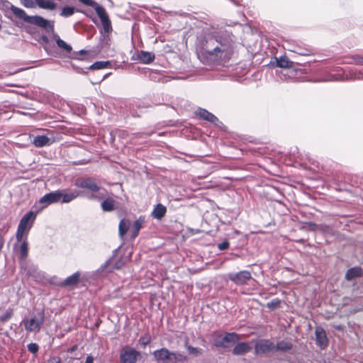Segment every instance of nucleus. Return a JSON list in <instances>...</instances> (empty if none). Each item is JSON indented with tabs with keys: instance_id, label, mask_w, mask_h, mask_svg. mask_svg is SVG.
<instances>
[{
	"instance_id": "nucleus-31",
	"label": "nucleus",
	"mask_w": 363,
	"mask_h": 363,
	"mask_svg": "<svg viewBox=\"0 0 363 363\" xmlns=\"http://www.w3.org/2000/svg\"><path fill=\"white\" fill-rule=\"evenodd\" d=\"M213 344L216 347H223V335L219 332H214L212 334Z\"/></svg>"
},
{
	"instance_id": "nucleus-38",
	"label": "nucleus",
	"mask_w": 363,
	"mask_h": 363,
	"mask_svg": "<svg viewBox=\"0 0 363 363\" xmlns=\"http://www.w3.org/2000/svg\"><path fill=\"white\" fill-rule=\"evenodd\" d=\"M27 347L28 350L33 354L37 353L39 350V346L36 343H30L28 345Z\"/></svg>"
},
{
	"instance_id": "nucleus-10",
	"label": "nucleus",
	"mask_w": 363,
	"mask_h": 363,
	"mask_svg": "<svg viewBox=\"0 0 363 363\" xmlns=\"http://www.w3.org/2000/svg\"><path fill=\"white\" fill-rule=\"evenodd\" d=\"M255 352L257 354H264L269 352H274V343L268 339H262L255 345Z\"/></svg>"
},
{
	"instance_id": "nucleus-12",
	"label": "nucleus",
	"mask_w": 363,
	"mask_h": 363,
	"mask_svg": "<svg viewBox=\"0 0 363 363\" xmlns=\"http://www.w3.org/2000/svg\"><path fill=\"white\" fill-rule=\"evenodd\" d=\"M81 272L77 271L67 277L65 280L62 281L58 286L64 288H69L71 289H74L77 286L80 281Z\"/></svg>"
},
{
	"instance_id": "nucleus-33",
	"label": "nucleus",
	"mask_w": 363,
	"mask_h": 363,
	"mask_svg": "<svg viewBox=\"0 0 363 363\" xmlns=\"http://www.w3.org/2000/svg\"><path fill=\"white\" fill-rule=\"evenodd\" d=\"M75 12V9L73 6H66L62 9L60 15L62 17L67 18L72 16Z\"/></svg>"
},
{
	"instance_id": "nucleus-19",
	"label": "nucleus",
	"mask_w": 363,
	"mask_h": 363,
	"mask_svg": "<svg viewBox=\"0 0 363 363\" xmlns=\"http://www.w3.org/2000/svg\"><path fill=\"white\" fill-rule=\"evenodd\" d=\"M363 276V270L360 267H354L349 269L345 275V279L351 281L355 278L362 277Z\"/></svg>"
},
{
	"instance_id": "nucleus-34",
	"label": "nucleus",
	"mask_w": 363,
	"mask_h": 363,
	"mask_svg": "<svg viewBox=\"0 0 363 363\" xmlns=\"http://www.w3.org/2000/svg\"><path fill=\"white\" fill-rule=\"evenodd\" d=\"M152 337L150 334L149 333H146L140 337V339L138 340V342L141 346L145 347L147 345L150 343Z\"/></svg>"
},
{
	"instance_id": "nucleus-17",
	"label": "nucleus",
	"mask_w": 363,
	"mask_h": 363,
	"mask_svg": "<svg viewBox=\"0 0 363 363\" xmlns=\"http://www.w3.org/2000/svg\"><path fill=\"white\" fill-rule=\"evenodd\" d=\"M145 222V216H140L133 224L130 229V237L135 239L139 235L140 229L143 228Z\"/></svg>"
},
{
	"instance_id": "nucleus-46",
	"label": "nucleus",
	"mask_w": 363,
	"mask_h": 363,
	"mask_svg": "<svg viewBox=\"0 0 363 363\" xmlns=\"http://www.w3.org/2000/svg\"><path fill=\"white\" fill-rule=\"evenodd\" d=\"M335 329L337 330H342V325H335Z\"/></svg>"
},
{
	"instance_id": "nucleus-15",
	"label": "nucleus",
	"mask_w": 363,
	"mask_h": 363,
	"mask_svg": "<svg viewBox=\"0 0 363 363\" xmlns=\"http://www.w3.org/2000/svg\"><path fill=\"white\" fill-rule=\"evenodd\" d=\"M252 350V347L250 346L249 342H238L234 347L232 350V353L234 355H242L250 352Z\"/></svg>"
},
{
	"instance_id": "nucleus-30",
	"label": "nucleus",
	"mask_w": 363,
	"mask_h": 363,
	"mask_svg": "<svg viewBox=\"0 0 363 363\" xmlns=\"http://www.w3.org/2000/svg\"><path fill=\"white\" fill-rule=\"evenodd\" d=\"M294 62L290 61L286 56H282L277 60V66L281 68H291Z\"/></svg>"
},
{
	"instance_id": "nucleus-47",
	"label": "nucleus",
	"mask_w": 363,
	"mask_h": 363,
	"mask_svg": "<svg viewBox=\"0 0 363 363\" xmlns=\"http://www.w3.org/2000/svg\"><path fill=\"white\" fill-rule=\"evenodd\" d=\"M87 53H88V51L84 50H82L79 52V54H80V55H84V54H87Z\"/></svg>"
},
{
	"instance_id": "nucleus-48",
	"label": "nucleus",
	"mask_w": 363,
	"mask_h": 363,
	"mask_svg": "<svg viewBox=\"0 0 363 363\" xmlns=\"http://www.w3.org/2000/svg\"><path fill=\"white\" fill-rule=\"evenodd\" d=\"M43 40L45 41V42H48V38L46 36H43Z\"/></svg>"
},
{
	"instance_id": "nucleus-35",
	"label": "nucleus",
	"mask_w": 363,
	"mask_h": 363,
	"mask_svg": "<svg viewBox=\"0 0 363 363\" xmlns=\"http://www.w3.org/2000/svg\"><path fill=\"white\" fill-rule=\"evenodd\" d=\"M28 253V243L27 240H24L20 247L21 259H24L27 257Z\"/></svg>"
},
{
	"instance_id": "nucleus-13",
	"label": "nucleus",
	"mask_w": 363,
	"mask_h": 363,
	"mask_svg": "<svg viewBox=\"0 0 363 363\" xmlns=\"http://www.w3.org/2000/svg\"><path fill=\"white\" fill-rule=\"evenodd\" d=\"M171 353L172 352H170L168 349L163 347L154 351L152 354L155 360L158 362H162L165 363H170V362H172V358H171Z\"/></svg>"
},
{
	"instance_id": "nucleus-50",
	"label": "nucleus",
	"mask_w": 363,
	"mask_h": 363,
	"mask_svg": "<svg viewBox=\"0 0 363 363\" xmlns=\"http://www.w3.org/2000/svg\"><path fill=\"white\" fill-rule=\"evenodd\" d=\"M70 358L72 359H79L81 358V357H71Z\"/></svg>"
},
{
	"instance_id": "nucleus-36",
	"label": "nucleus",
	"mask_w": 363,
	"mask_h": 363,
	"mask_svg": "<svg viewBox=\"0 0 363 363\" xmlns=\"http://www.w3.org/2000/svg\"><path fill=\"white\" fill-rule=\"evenodd\" d=\"M281 306V300L278 298L272 299L270 302L267 303V307L271 310L274 311Z\"/></svg>"
},
{
	"instance_id": "nucleus-20",
	"label": "nucleus",
	"mask_w": 363,
	"mask_h": 363,
	"mask_svg": "<svg viewBox=\"0 0 363 363\" xmlns=\"http://www.w3.org/2000/svg\"><path fill=\"white\" fill-rule=\"evenodd\" d=\"M195 114L203 120L207 121L211 123H214L218 118L211 113L208 112L207 110L204 108H199Z\"/></svg>"
},
{
	"instance_id": "nucleus-8",
	"label": "nucleus",
	"mask_w": 363,
	"mask_h": 363,
	"mask_svg": "<svg viewBox=\"0 0 363 363\" xmlns=\"http://www.w3.org/2000/svg\"><path fill=\"white\" fill-rule=\"evenodd\" d=\"M140 356V352L125 346L121 349L119 357L121 363H136Z\"/></svg>"
},
{
	"instance_id": "nucleus-11",
	"label": "nucleus",
	"mask_w": 363,
	"mask_h": 363,
	"mask_svg": "<svg viewBox=\"0 0 363 363\" xmlns=\"http://www.w3.org/2000/svg\"><path fill=\"white\" fill-rule=\"evenodd\" d=\"M60 201V191L57 190L45 194L40 199L38 203L42 205L40 209L46 208L52 203H57Z\"/></svg>"
},
{
	"instance_id": "nucleus-18",
	"label": "nucleus",
	"mask_w": 363,
	"mask_h": 363,
	"mask_svg": "<svg viewBox=\"0 0 363 363\" xmlns=\"http://www.w3.org/2000/svg\"><path fill=\"white\" fill-rule=\"evenodd\" d=\"M222 340L223 341V348H226L229 346L230 343H235L240 340V335L236 333H225L223 335Z\"/></svg>"
},
{
	"instance_id": "nucleus-45",
	"label": "nucleus",
	"mask_w": 363,
	"mask_h": 363,
	"mask_svg": "<svg viewBox=\"0 0 363 363\" xmlns=\"http://www.w3.org/2000/svg\"><path fill=\"white\" fill-rule=\"evenodd\" d=\"M89 199H101V197L100 196H95L94 194H91V196H89Z\"/></svg>"
},
{
	"instance_id": "nucleus-5",
	"label": "nucleus",
	"mask_w": 363,
	"mask_h": 363,
	"mask_svg": "<svg viewBox=\"0 0 363 363\" xmlns=\"http://www.w3.org/2000/svg\"><path fill=\"white\" fill-rule=\"evenodd\" d=\"M44 321L45 313L44 311H41L36 315H34L31 318H23L22 320V324L23 325L27 332H38L43 325Z\"/></svg>"
},
{
	"instance_id": "nucleus-7",
	"label": "nucleus",
	"mask_w": 363,
	"mask_h": 363,
	"mask_svg": "<svg viewBox=\"0 0 363 363\" xmlns=\"http://www.w3.org/2000/svg\"><path fill=\"white\" fill-rule=\"evenodd\" d=\"M74 186L80 188L87 189L92 193L98 192L101 187L91 177H78L74 182Z\"/></svg>"
},
{
	"instance_id": "nucleus-26",
	"label": "nucleus",
	"mask_w": 363,
	"mask_h": 363,
	"mask_svg": "<svg viewBox=\"0 0 363 363\" xmlns=\"http://www.w3.org/2000/svg\"><path fill=\"white\" fill-rule=\"evenodd\" d=\"M130 228V221L127 219L121 220L118 225V234L120 237L123 238Z\"/></svg>"
},
{
	"instance_id": "nucleus-40",
	"label": "nucleus",
	"mask_w": 363,
	"mask_h": 363,
	"mask_svg": "<svg viewBox=\"0 0 363 363\" xmlns=\"http://www.w3.org/2000/svg\"><path fill=\"white\" fill-rule=\"evenodd\" d=\"M229 247V242L228 241H224L220 244H218V249L220 250H226Z\"/></svg>"
},
{
	"instance_id": "nucleus-24",
	"label": "nucleus",
	"mask_w": 363,
	"mask_h": 363,
	"mask_svg": "<svg viewBox=\"0 0 363 363\" xmlns=\"http://www.w3.org/2000/svg\"><path fill=\"white\" fill-rule=\"evenodd\" d=\"M116 201L111 197H107L101 204V208L105 212H110L115 209Z\"/></svg>"
},
{
	"instance_id": "nucleus-4",
	"label": "nucleus",
	"mask_w": 363,
	"mask_h": 363,
	"mask_svg": "<svg viewBox=\"0 0 363 363\" xmlns=\"http://www.w3.org/2000/svg\"><path fill=\"white\" fill-rule=\"evenodd\" d=\"M36 215V213L30 211L21 218L16 232V240L18 242L22 240L24 233L31 228L35 220Z\"/></svg>"
},
{
	"instance_id": "nucleus-3",
	"label": "nucleus",
	"mask_w": 363,
	"mask_h": 363,
	"mask_svg": "<svg viewBox=\"0 0 363 363\" xmlns=\"http://www.w3.org/2000/svg\"><path fill=\"white\" fill-rule=\"evenodd\" d=\"M82 4L92 7L99 17L103 28L106 33H110L112 30L111 22L108 15L104 6L96 3L94 0H78Z\"/></svg>"
},
{
	"instance_id": "nucleus-39",
	"label": "nucleus",
	"mask_w": 363,
	"mask_h": 363,
	"mask_svg": "<svg viewBox=\"0 0 363 363\" xmlns=\"http://www.w3.org/2000/svg\"><path fill=\"white\" fill-rule=\"evenodd\" d=\"M352 62L356 65H363V57L359 55H354L351 57Z\"/></svg>"
},
{
	"instance_id": "nucleus-6",
	"label": "nucleus",
	"mask_w": 363,
	"mask_h": 363,
	"mask_svg": "<svg viewBox=\"0 0 363 363\" xmlns=\"http://www.w3.org/2000/svg\"><path fill=\"white\" fill-rule=\"evenodd\" d=\"M21 4L27 9H33L38 6L40 9L55 11L57 4L53 0H20Z\"/></svg>"
},
{
	"instance_id": "nucleus-32",
	"label": "nucleus",
	"mask_w": 363,
	"mask_h": 363,
	"mask_svg": "<svg viewBox=\"0 0 363 363\" xmlns=\"http://www.w3.org/2000/svg\"><path fill=\"white\" fill-rule=\"evenodd\" d=\"M110 65L109 61H98L92 64L89 68L91 69H101L108 67Z\"/></svg>"
},
{
	"instance_id": "nucleus-9",
	"label": "nucleus",
	"mask_w": 363,
	"mask_h": 363,
	"mask_svg": "<svg viewBox=\"0 0 363 363\" xmlns=\"http://www.w3.org/2000/svg\"><path fill=\"white\" fill-rule=\"evenodd\" d=\"M228 278L236 285H245L252 279L251 273L249 271L243 270L237 273H229Z\"/></svg>"
},
{
	"instance_id": "nucleus-22",
	"label": "nucleus",
	"mask_w": 363,
	"mask_h": 363,
	"mask_svg": "<svg viewBox=\"0 0 363 363\" xmlns=\"http://www.w3.org/2000/svg\"><path fill=\"white\" fill-rule=\"evenodd\" d=\"M79 196L77 190L71 191L68 193L60 191V201L62 203H69L73 201Z\"/></svg>"
},
{
	"instance_id": "nucleus-25",
	"label": "nucleus",
	"mask_w": 363,
	"mask_h": 363,
	"mask_svg": "<svg viewBox=\"0 0 363 363\" xmlns=\"http://www.w3.org/2000/svg\"><path fill=\"white\" fill-rule=\"evenodd\" d=\"M293 347V345L289 341L281 340L274 345V352L281 351L286 352L290 350Z\"/></svg>"
},
{
	"instance_id": "nucleus-14",
	"label": "nucleus",
	"mask_w": 363,
	"mask_h": 363,
	"mask_svg": "<svg viewBox=\"0 0 363 363\" xmlns=\"http://www.w3.org/2000/svg\"><path fill=\"white\" fill-rule=\"evenodd\" d=\"M317 345L324 349L328 346V340L325 330L321 327H316L315 330Z\"/></svg>"
},
{
	"instance_id": "nucleus-29",
	"label": "nucleus",
	"mask_w": 363,
	"mask_h": 363,
	"mask_svg": "<svg viewBox=\"0 0 363 363\" xmlns=\"http://www.w3.org/2000/svg\"><path fill=\"white\" fill-rule=\"evenodd\" d=\"M55 38L56 40L57 45L59 48L63 50L64 51L67 52H70L72 50L71 45H68L65 41L62 40L59 35H55Z\"/></svg>"
},
{
	"instance_id": "nucleus-44",
	"label": "nucleus",
	"mask_w": 363,
	"mask_h": 363,
	"mask_svg": "<svg viewBox=\"0 0 363 363\" xmlns=\"http://www.w3.org/2000/svg\"><path fill=\"white\" fill-rule=\"evenodd\" d=\"M4 245V237L0 234V252L1 251Z\"/></svg>"
},
{
	"instance_id": "nucleus-49",
	"label": "nucleus",
	"mask_w": 363,
	"mask_h": 363,
	"mask_svg": "<svg viewBox=\"0 0 363 363\" xmlns=\"http://www.w3.org/2000/svg\"><path fill=\"white\" fill-rule=\"evenodd\" d=\"M298 54H301V55H308V53L306 52H298Z\"/></svg>"
},
{
	"instance_id": "nucleus-16",
	"label": "nucleus",
	"mask_w": 363,
	"mask_h": 363,
	"mask_svg": "<svg viewBox=\"0 0 363 363\" xmlns=\"http://www.w3.org/2000/svg\"><path fill=\"white\" fill-rule=\"evenodd\" d=\"M155 54L148 51L140 50L137 55L135 59L144 64H150L155 60Z\"/></svg>"
},
{
	"instance_id": "nucleus-28",
	"label": "nucleus",
	"mask_w": 363,
	"mask_h": 363,
	"mask_svg": "<svg viewBox=\"0 0 363 363\" xmlns=\"http://www.w3.org/2000/svg\"><path fill=\"white\" fill-rule=\"evenodd\" d=\"M171 358H172V362L174 363L185 362L189 360V358L186 355H184L178 352H172Z\"/></svg>"
},
{
	"instance_id": "nucleus-23",
	"label": "nucleus",
	"mask_w": 363,
	"mask_h": 363,
	"mask_svg": "<svg viewBox=\"0 0 363 363\" xmlns=\"http://www.w3.org/2000/svg\"><path fill=\"white\" fill-rule=\"evenodd\" d=\"M166 213L167 208L164 205L158 203L155 206L152 212V216L156 219L161 220L165 216Z\"/></svg>"
},
{
	"instance_id": "nucleus-21",
	"label": "nucleus",
	"mask_w": 363,
	"mask_h": 363,
	"mask_svg": "<svg viewBox=\"0 0 363 363\" xmlns=\"http://www.w3.org/2000/svg\"><path fill=\"white\" fill-rule=\"evenodd\" d=\"M32 143L36 147H43L50 145L52 141L46 135H37L34 138Z\"/></svg>"
},
{
	"instance_id": "nucleus-42",
	"label": "nucleus",
	"mask_w": 363,
	"mask_h": 363,
	"mask_svg": "<svg viewBox=\"0 0 363 363\" xmlns=\"http://www.w3.org/2000/svg\"><path fill=\"white\" fill-rule=\"evenodd\" d=\"M78 349V346L77 345L72 346V347H69L67 350V352L72 354L74 351H76Z\"/></svg>"
},
{
	"instance_id": "nucleus-37",
	"label": "nucleus",
	"mask_w": 363,
	"mask_h": 363,
	"mask_svg": "<svg viewBox=\"0 0 363 363\" xmlns=\"http://www.w3.org/2000/svg\"><path fill=\"white\" fill-rule=\"evenodd\" d=\"M12 316H13V310L11 308H9L4 313V315L0 316V322L2 323H4L7 322Z\"/></svg>"
},
{
	"instance_id": "nucleus-43",
	"label": "nucleus",
	"mask_w": 363,
	"mask_h": 363,
	"mask_svg": "<svg viewBox=\"0 0 363 363\" xmlns=\"http://www.w3.org/2000/svg\"><path fill=\"white\" fill-rule=\"evenodd\" d=\"M94 359L91 355H89L86 359L85 363H94Z\"/></svg>"
},
{
	"instance_id": "nucleus-2",
	"label": "nucleus",
	"mask_w": 363,
	"mask_h": 363,
	"mask_svg": "<svg viewBox=\"0 0 363 363\" xmlns=\"http://www.w3.org/2000/svg\"><path fill=\"white\" fill-rule=\"evenodd\" d=\"M11 11L16 18L26 23L41 28L48 33H52L55 30L54 22H51L43 16H28L23 9L13 5L11 6Z\"/></svg>"
},
{
	"instance_id": "nucleus-41",
	"label": "nucleus",
	"mask_w": 363,
	"mask_h": 363,
	"mask_svg": "<svg viewBox=\"0 0 363 363\" xmlns=\"http://www.w3.org/2000/svg\"><path fill=\"white\" fill-rule=\"evenodd\" d=\"M48 363H61L60 359L58 357H51L48 359Z\"/></svg>"
},
{
	"instance_id": "nucleus-27",
	"label": "nucleus",
	"mask_w": 363,
	"mask_h": 363,
	"mask_svg": "<svg viewBox=\"0 0 363 363\" xmlns=\"http://www.w3.org/2000/svg\"><path fill=\"white\" fill-rule=\"evenodd\" d=\"M184 347L187 350L189 354L193 357H199L203 354L202 349L189 345L188 341L185 342Z\"/></svg>"
},
{
	"instance_id": "nucleus-1",
	"label": "nucleus",
	"mask_w": 363,
	"mask_h": 363,
	"mask_svg": "<svg viewBox=\"0 0 363 363\" xmlns=\"http://www.w3.org/2000/svg\"><path fill=\"white\" fill-rule=\"evenodd\" d=\"M199 49L206 59L218 64L225 63L233 56L236 43L233 35L227 30L213 31L200 40Z\"/></svg>"
}]
</instances>
